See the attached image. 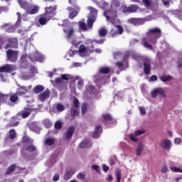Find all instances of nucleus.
Instances as JSON below:
<instances>
[{
    "label": "nucleus",
    "instance_id": "nucleus-3",
    "mask_svg": "<svg viewBox=\"0 0 182 182\" xmlns=\"http://www.w3.org/2000/svg\"><path fill=\"white\" fill-rule=\"evenodd\" d=\"M128 56H132L134 59L139 60V59H141L144 60V70L146 75H150V70H151V66L150 65V60L146 57H141L137 54H135L133 52L128 53Z\"/></svg>",
    "mask_w": 182,
    "mask_h": 182
},
{
    "label": "nucleus",
    "instance_id": "nucleus-54",
    "mask_svg": "<svg viewBox=\"0 0 182 182\" xmlns=\"http://www.w3.org/2000/svg\"><path fill=\"white\" fill-rule=\"evenodd\" d=\"M10 100L11 102H16V100H18V95H16V94H13L10 97Z\"/></svg>",
    "mask_w": 182,
    "mask_h": 182
},
{
    "label": "nucleus",
    "instance_id": "nucleus-25",
    "mask_svg": "<svg viewBox=\"0 0 182 182\" xmlns=\"http://www.w3.org/2000/svg\"><path fill=\"white\" fill-rule=\"evenodd\" d=\"M50 19H51L50 17H48L45 14H42L40 16L38 22L41 25H46V23H48V22H49V21H50Z\"/></svg>",
    "mask_w": 182,
    "mask_h": 182
},
{
    "label": "nucleus",
    "instance_id": "nucleus-59",
    "mask_svg": "<svg viewBox=\"0 0 182 182\" xmlns=\"http://www.w3.org/2000/svg\"><path fill=\"white\" fill-rule=\"evenodd\" d=\"M85 177H86V175L82 173H79L77 176V178H79L80 180H85Z\"/></svg>",
    "mask_w": 182,
    "mask_h": 182
},
{
    "label": "nucleus",
    "instance_id": "nucleus-63",
    "mask_svg": "<svg viewBox=\"0 0 182 182\" xmlns=\"http://www.w3.org/2000/svg\"><path fill=\"white\" fill-rule=\"evenodd\" d=\"M139 110L141 114H146V108H144V107H139Z\"/></svg>",
    "mask_w": 182,
    "mask_h": 182
},
{
    "label": "nucleus",
    "instance_id": "nucleus-21",
    "mask_svg": "<svg viewBox=\"0 0 182 182\" xmlns=\"http://www.w3.org/2000/svg\"><path fill=\"white\" fill-rule=\"evenodd\" d=\"M73 80V77L70 75H63L61 78L58 77L55 79V83H57V85H59V83H62V80Z\"/></svg>",
    "mask_w": 182,
    "mask_h": 182
},
{
    "label": "nucleus",
    "instance_id": "nucleus-27",
    "mask_svg": "<svg viewBox=\"0 0 182 182\" xmlns=\"http://www.w3.org/2000/svg\"><path fill=\"white\" fill-rule=\"evenodd\" d=\"M8 48H18V40L16 38H12L6 45V49H8Z\"/></svg>",
    "mask_w": 182,
    "mask_h": 182
},
{
    "label": "nucleus",
    "instance_id": "nucleus-11",
    "mask_svg": "<svg viewBox=\"0 0 182 182\" xmlns=\"http://www.w3.org/2000/svg\"><path fill=\"white\" fill-rule=\"evenodd\" d=\"M46 16H48L50 19L53 18V16L56 14V6H48L45 9Z\"/></svg>",
    "mask_w": 182,
    "mask_h": 182
},
{
    "label": "nucleus",
    "instance_id": "nucleus-62",
    "mask_svg": "<svg viewBox=\"0 0 182 182\" xmlns=\"http://www.w3.org/2000/svg\"><path fill=\"white\" fill-rule=\"evenodd\" d=\"M59 178H60V176H59V174L58 173H55L53 177V181H59Z\"/></svg>",
    "mask_w": 182,
    "mask_h": 182
},
{
    "label": "nucleus",
    "instance_id": "nucleus-18",
    "mask_svg": "<svg viewBox=\"0 0 182 182\" xmlns=\"http://www.w3.org/2000/svg\"><path fill=\"white\" fill-rule=\"evenodd\" d=\"M102 130L103 129L102 128V126L97 125L92 134L93 139H99V137H100V135L102 134Z\"/></svg>",
    "mask_w": 182,
    "mask_h": 182
},
{
    "label": "nucleus",
    "instance_id": "nucleus-26",
    "mask_svg": "<svg viewBox=\"0 0 182 182\" xmlns=\"http://www.w3.org/2000/svg\"><path fill=\"white\" fill-rule=\"evenodd\" d=\"M32 112V108H26L24 110H23L21 112L18 114V116H21L23 119H26L29 114H31V112Z\"/></svg>",
    "mask_w": 182,
    "mask_h": 182
},
{
    "label": "nucleus",
    "instance_id": "nucleus-10",
    "mask_svg": "<svg viewBox=\"0 0 182 182\" xmlns=\"http://www.w3.org/2000/svg\"><path fill=\"white\" fill-rule=\"evenodd\" d=\"M144 133H146V130L144 129L136 130L134 132V133L130 134L129 139L132 140V141L137 143V141H139L137 137H139V136H141V134H144Z\"/></svg>",
    "mask_w": 182,
    "mask_h": 182
},
{
    "label": "nucleus",
    "instance_id": "nucleus-8",
    "mask_svg": "<svg viewBox=\"0 0 182 182\" xmlns=\"http://www.w3.org/2000/svg\"><path fill=\"white\" fill-rule=\"evenodd\" d=\"M146 21H153L152 16H149L146 18H132L128 20V22L129 23H132V25H134L135 26H139V25H143Z\"/></svg>",
    "mask_w": 182,
    "mask_h": 182
},
{
    "label": "nucleus",
    "instance_id": "nucleus-5",
    "mask_svg": "<svg viewBox=\"0 0 182 182\" xmlns=\"http://www.w3.org/2000/svg\"><path fill=\"white\" fill-rule=\"evenodd\" d=\"M87 9L90 11V16L87 19V27L89 29H92L97 16V10L93 7H87Z\"/></svg>",
    "mask_w": 182,
    "mask_h": 182
},
{
    "label": "nucleus",
    "instance_id": "nucleus-43",
    "mask_svg": "<svg viewBox=\"0 0 182 182\" xmlns=\"http://www.w3.org/2000/svg\"><path fill=\"white\" fill-rule=\"evenodd\" d=\"M170 170H171V171H173V173H182V170L176 166H170Z\"/></svg>",
    "mask_w": 182,
    "mask_h": 182
},
{
    "label": "nucleus",
    "instance_id": "nucleus-55",
    "mask_svg": "<svg viewBox=\"0 0 182 182\" xmlns=\"http://www.w3.org/2000/svg\"><path fill=\"white\" fill-rule=\"evenodd\" d=\"M73 103L75 109H79V100H77V98H73Z\"/></svg>",
    "mask_w": 182,
    "mask_h": 182
},
{
    "label": "nucleus",
    "instance_id": "nucleus-42",
    "mask_svg": "<svg viewBox=\"0 0 182 182\" xmlns=\"http://www.w3.org/2000/svg\"><path fill=\"white\" fill-rule=\"evenodd\" d=\"M98 32L100 36H106V35L107 34V30H106V28H100Z\"/></svg>",
    "mask_w": 182,
    "mask_h": 182
},
{
    "label": "nucleus",
    "instance_id": "nucleus-28",
    "mask_svg": "<svg viewBox=\"0 0 182 182\" xmlns=\"http://www.w3.org/2000/svg\"><path fill=\"white\" fill-rule=\"evenodd\" d=\"M79 146L80 149H87L88 147H90V146H92V143L90 142V141L85 139L80 144Z\"/></svg>",
    "mask_w": 182,
    "mask_h": 182
},
{
    "label": "nucleus",
    "instance_id": "nucleus-29",
    "mask_svg": "<svg viewBox=\"0 0 182 182\" xmlns=\"http://www.w3.org/2000/svg\"><path fill=\"white\" fill-rule=\"evenodd\" d=\"M44 144L46 146H48L49 147H51L52 149H53V147L55 146V139H53V138L46 139L44 141Z\"/></svg>",
    "mask_w": 182,
    "mask_h": 182
},
{
    "label": "nucleus",
    "instance_id": "nucleus-46",
    "mask_svg": "<svg viewBox=\"0 0 182 182\" xmlns=\"http://www.w3.org/2000/svg\"><path fill=\"white\" fill-rule=\"evenodd\" d=\"M157 91H158V95H160V96H162V97H164V96H166V93H165V90L163 88H156Z\"/></svg>",
    "mask_w": 182,
    "mask_h": 182
},
{
    "label": "nucleus",
    "instance_id": "nucleus-32",
    "mask_svg": "<svg viewBox=\"0 0 182 182\" xmlns=\"http://www.w3.org/2000/svg\"><path fill=\"white\" fill-rule=\"evenodd\" d=\"M68 11H70V15H69L70 19H73V18H75V16H76L77 15V13L79 12V9L74 10L71 7H68Z\"/></svg>",
    "mask_w": 182,
    "mask_h": 182
},
{
    "label": "nucleus",
    "instance_id": "nucleus-57",
    "mask_svg": "<svg viewBox=\"0 0 182 182\" xmlns=\"http://www.w3.org/2000/svg\"><path fill=\"white\" fill-rule=\"evenodd\" d=\"M23 143H33V141L32 139H29L27 136L23 137Z\"/></svg>",
    "mask_w": 182,
    "mask_h": 182
},
{
    "label": "nucleus",
    "instance_id": "nucleus-9",
    "mask_svg": "<svg viewBox=\"0 0 182 182\" xmlns=\"http://www.w3.org/2000/svg\"><path fill=\"white\" fill-rule=\"evenodd\" d=\"M104 15L107 18V21H109L112 23L116 22V10H107L105 9Z\"/></svg>",
    "mask_w": 182,
    "mask_h": 182
},
{
    "label": "nucleus",
    "instance_id": "nucleus-58",
    "mask_svg": "<svg viewBox=\"0 0 182 182\" xmlns=\"http://www.w3.org/2000/svg\"><path fill=\"white\" fill-rule=\"evenodd\" d=\"M161 173H168V167H167V165H164L162 166Z\"/></svg>",
    "mask_w": 182,
    "mask_h": 182
},
{
    "label": "nucleus",
    "instance_id": "nucleus-6",
    "mask_svg": "<svg viewBox=\"0 0 182 182\" xmlns=\"http://www.w3.org/2000/svg\"><path fill=\"white\" fill-rule=\"evenodd\" d=\"M86 45H88L87 48H86L84 45H81L79 47L78 53L80 56L85 58V56H89L90 53H93V49L90 48V42L87 41L85 42Z\"/></svg>",
    "mask_w": 182,
    "mask_h": 182
},
{
    "label": "nucleus",
    "instance_id": "nucleus-33",
    "mask_svg": "<svg viewBox=\"0 0 182 182\" xmlns=\"http://www.w3.org/2000/svg\"><path fill=\"white\" fill-rule=\"evenodd\" d=\"M87 42H90V48L92 49L93 53L95 52V53H102V50L100 48H95V47H93V45L95 43V41L91 40V39H88Z\"/></svg>",
    "mask_w": 182,
    "mask_h": 182
},
{
    "label": "nucleus",
    "instance_id": "nucleus-13",
    "mask_svg": "<svg viewBox=\"0 0 182 182\" xmlns=\"http://www.w3.org/2000/svg\"><path fill=\"white\" fill-rule=\"evenodd\" d=\"M110 33L112 38L117 36V35H122L123 33V27L120 25L114 26Z\"/></svg>",
    "mask_w": 182,
    "mask_h": 182
},
{
    "label": "nucleus",
    "instance_id": "nucleus-52",
    "mask_svg": "<svg viewBox=\"0 0 182 182\" xmlns=\"http://www.w3.org/2000/svg\"><path fill=\"white\" fill-rule=\"evenodd\" d=\"M75 55V52L73 50H70L65 55L67 60H70L69 58H72Z\"/></svg>",
    "mask_w": 182,
    "mask_h": 182
},
{
    "label": "nucleus",
    "instance_id": "nucleus-51",
    "mask_svg": "<svg viewBox=\"0 0 182 182\" xmlns=\"http://www.w3.org/2000/svg\"><path fill=\"white\" fill-rule=\"evenodd\" d=\"M82 114H85L87 111V105L86 103H83L81 107Z\"/></svg>",
    "mask_w": 182,
    "mask_h": 182
},
{
    "label": "nucleus",
    "instance_id": "nucleus-37",
    "mask_svg": "<svg viewBox=\"0 0 182 182\" xmlns=\"http://www.w3.org/2000/svg\"><path fill=\"white\" fill-rule=\"evenodd\" d=\"M9 97V95H4L0 92V105H2V103H5V102L8 100Z\"/></svg>",
    "mask_w": 182,
    "mask_h": 182
},
{
    "label": "nucleus",
    "instance_id": "nucleus-41",
    "mask_svg": "<svg viewBox=\"0 0 182 182\" xmlns=\"http://www.w3.org/2000/svg\"><path fill=\"white\" fill-rule=\"evenodd\" d=\"M115 177L117 178V182H120V180H122V172H120L119 170H117L115 171Z\"/></svg>",
    "mask_w": 182,
    "mask_h": 182
},
{
    "label": "nucleus",
    "instance_id": "nucleus-47",
    "mask_svg": "<svg viewBox=\"0 0 182 182\" xmlns=\"http://www.w3.org/2000/svg\"><path fill=\"white\" fill-rule=\"evenodd\" d=\"M95 90V87L92 85H88L87 86V92L90 93V95H92Z\"/></svg>",
    "mask_w": 182,
    "mask_h": 182
},
{
    "label": "nucleus",
    "instance_id": "nucleus-38",
    "mask_svg": "<svg viewBox=\"0 0 182 182\" xmlns=\"http://www.w3.org/2000/svg\"><path fill=\"white\" fill-rule=\"evenodd\" d=\"M68 42H70V43H71L72 45H74V46H77L80 44V41L77 40V38L74 37H72V38H70Z\"/></svg>",
    "mask_w": 182,
    "mask_h": 182
},
{
    "label": "nucleus",
    "instance_id": "nucleus-40",
    "mask_svg": "<svg viewBox=\"0 0 182 182\" xmlns=\"http://www.w3.org/2000/svg\"><path fill=\"white\" fill-rule=\"evenodd\" d=\"M78 26L81 31H87V26H86V23H85V21H80L78 23Z\"/></svg>",
    "mask_w": 182,
    "mask_h": 182
},
{
    "label": "nucleus",
    "instance_id": "nucleus-39",
    "mask_svg": "<svg viewBox=\"0 0 182 182\" xmlns=\"http://www.w3.org/2000/svg\"><path fill=\"white\" fill-rule=\"evenodd\" d=\"M45 87L42 85H37L33 88L34 93H41V92H43L44 90Z\"/></svg>",
    "mask_w": 182,
    "mask_h": 182
},
{
    "label": "nucleus",
    "instance_id": "nucleus-16",
    "mask_svg": "<svg viewBox=\"0 0 182 182\" xmlns=\"http://www.w3.org/2000/svg\"><path fill=\"white\" fill-rule=\"evenodd\" d=\"M161 147L166 151H170L171 149V141L169 139H163L161 142Z\"/></svg>",
    "mask_w": 182,
    "mask_h": 182
},
{
    "label": "nucleus",
    "instance_id": "nucleus-61",
    "mask_svg": "<svg viewBox=\"0 0 182 182\" xmlns=\"http://www.w3.org/2000/svg\"><path fill=\"white\" fill-rule=\"evenodd\" d=\"M159 95V92L157 91V88L154 90L152 92H151V96L152 97H157V95Z\"/></svg>",
    "mask_w": 182,
    "mask_h": 182
},
{
    "label": "nucleus",
    "instance_id": "nucleus-4",
    "mask_svg": "<svg viewBox=\"0 0 182 182\" xmlns=\"http://www.w3.org/2000/svg\"><path fill=\"white\" fill-rule=\"evenodd\" d=\"M18 2L24 9L26 12V14H28L29 15H35V14H38L39 11V6H29V4L28 2L25 0H18Z\"/></svg>",
    "mask_w": 182,
    "mask_h": 182
},
{
    "label": "nucleus",
    "instance_id": "nucleus-36",
    "mask_svg": "<svg viewBox=\"0 0 182 182\" xmlns=\"http://www.w3.org/2000/svg\"><path fill=\"white\" fill-rule=\"evenodd\" d=\"M171 79H173V77L171 75H162L159 77V80H161V82H164V83L170 82Z\"/></svg>",
    "mask_w": 182,
    "mask_h": 182
},
{
    "label": "nucleus",
    "instance_id": "nucleus-30",
    "mask_svg": "<svg viewBox=\"0 0 182 182\" xmlns=\"http://www.w3.org/2000/svg\"><path fill=\"white\" fill-rule=\"evenodd\" d=\"M110 72H112V73L114 72V70H112L110 68L108 67H102L100 69V76H102V74L100 73H110Z\"/></svg>",
    "mask_w": 182,
    "mask_h": 182
},
{
    "label": "nucleus",
    "instance_id": "nucleus-45",
    "mask_svg": "<svg viewBox=\"0 0 182 182\" xmlns=\"http://www.w3.org/2000/svg\"><path fill=\"white\" fill-rule=\"evenodd\" d=\"M107 3L103 1L98 3V6H100V8H102V9H106V8H107Z\"/></svg>",
    "mask_w": 182,
    "mask_h": 182
},
{
    "label": "nucleus",
    "instance_id": "nucleus-31",
    "mask_svg": "<svg viewBox=\"0 0 182 182\" xmlns=\"http://www.w3.org/2000/svg\"><path fill=\"white\" fill-rule=\"evenodd\" d=\"M117 66L121 70H124V69H126V68H127L129 66V65L127 64V60H124L123 62H122V63H120V62L117 63Z\"/></svg>",
    "mask_w": 182,
    "mask_h": 182
},
{
    "label": "nucleus",
    "instance_id": "nucleus-50",
    "mask_svg": "<svg viewBox=\"0 0 182 182\" xmlns=\"http://www.w3.org/2000/svg\"><path fill=\"white\" fill-rule=\"evenodd\" d=\"M55 128L57 129V130H59L62 128V121L58 120L55 124Z\"/></svg>",
    "mask_w": 182,
    "mask_h": 182
},
{
    "label": "nucleus",
    "instance_id": "nucleus-64",
    "mask_svg": "<svg viewBox=\"0 0 182 182\" xmlns=\"http://www.w3.org/2000/svg\"><path fill=\"white\" fill-rule=\"evenodd\" d=\"M77 110L74 109V108H72L71 109V115L72 116H77Z\"/></svg>",
    "mask_w": 182,
    "mask_h": 182
},
{
    "label": "nucleus",
    "instance_id": "nucleus-23",
    "mask_svg": "<svg viewBox=\"0 0 182 182\" xmlns=\"http://www.w3.org/2000/svg\"><path fill=\"white\" fill-rule=\"evenodd\" d=\"M32 86L28 87H21L17 90V94L19 95V96H23V95H25L26 92H29L31 89Z\"/></svg>",
    "mask_w": 182,
    "mask_h": 182
},
{
    "label": "nucleus",
    "instance_id": "nucleus-17",
    "mask_svg": "<svg viewBox=\"0 0 182 182\" xmlns=\"http://www.w3.org/2000/svg\"><path fill=\"white\" fill-rule=\"evenodd\" d=\"M139 9L138 5H132L129 6H124L122 11L126 14L127 12H137Z\"/></svg>",
    "mask_w": 182,
    "mask_h": 182
},
{
    "label": "nucleus",
    "instance_id": "nucleus-60",
    "mask_svg": "<svg viewBox=\"0 0 182 182\" xmlns=\"http://www.w3.org/2000/svg\"><path fill=\"white\" fill-rule=\"evenodd\" d=\"M15 136H16V132H15V130L14 129L10 130V137L11 139H15Z\"/></svg>",
    "mask_w": 182,
    "mask_h": 182
},
{
    "label": "nucleus",
    "instance_id": "nucleus-15",
    "mask_svg": "<svg viewBox=\"0 0 182 182\" xmlns=\"http://www.w3.org/2000/svg\"><path fill=\"white\" fill-rule=\"evenodd\" d=\"M6 53L7 58L11 62H16V59H18V52L14 50H9Z\"/></svg>",
    "mask_w": 182,
    "mask_h": 182
},
{
    "label": "nucleus",
    "instance_id": "nucleus-7",
    "mask_svg": "<svg viewBox=\"0 0 182 182\" xmlns=\"http://www.w3.org/2000/svg\"><path fill=\"white\" fill-rule=\"evenodd\" d=\"M11 70H14V66L11 65H4L0 68V79H1L2 82H6V73Z\"/></svg>",
    "mask_w": 182,
    "mask_h": 182
},
{
    "label": "nucleus",
    "instance_id": "nucleus-20",
    "mask_svg": "<svg viewBox=\"0 0 182 182\" xmlns=\"http://www.w3.org/2000/svg\"><path fill=\"white\" fill-rule=\"evenodd\" d=\"M50 95V92H49V90H46L38 95V100L41 102H45V100H48V99H49Z\"/></svg>",
    "mask_w": 182,
    "mask_h": 182
},
{
    "label": "nucleus",
    "instance_id": "nucleus-19",
    "mask_svg": "<svg viewBox=\"0 0 182 182\" xmlns=\"http://www.w3.org/2000/svg\"><path fill=\"white\" fill-rule=\"evenodd\" d=\"M75 173H76V170H75V168H69L64 174V180H69Z\"/></svg>",
    "mask_w": 182,
    "mask_h": 182
},
{
    "label": "nucleus",
    "instance_id": "nucleus-22",
    "mask_svg": "<svg viewBox=\"0 0 182 182\" xmlns=\"http://www.w3.org/2000/svg\"><path fill=\"white\" fill-rule=\"evenodd\" d=\"M75 133V127H70L65 134V138L66 140H69V139H72L73 134Z\"/></svg>",
    "mask_w": 182,
    "mask_h": 182
},
{
    "label": "nucleus",
    "instance_id": "nucleus-24",
    "mask_svg": "<svg viewBox=\"0 0 182 182\" xmlns=\"http://www.w3.org/2000/svg\"><path fill=\"white\" fill-rule=\"evenodd\" d=\"M144 149H145L144 144H143V142H139L138 144V146H137L136 150V156H141V153H143V151H144Z\"/></svg>",
    "mask_w": 182,
    "mask_h": 182
},
{
    "label": "nucleus",
    "instance_id": "nucleus-34",
    "mask_svg": "<svg viewBox=\"0 0 182 182\" xmlns=\"http://www.w3.org/2000/svg\"><path fill=\"white\" fill-rule=\"evenodd\" d=\"M1 28L6 31V32H14L15 31V28L11 24H4L1 26Z\"/></svg>",
    "mask_w": 182,
    "mask_h": 182
},
{
    "label": "nucleus",
    "instance_id": "nucleus-44",
    "mask_svg": "<svg viewBox=\"0 0 182 182\" xmlns=\"http://www.w3.org/2000/svg\"><path fill=\"white\" fill-rule=\"evenodd\" d=\"M142 2L143 4H144L146 8H150L153 2V0H142Z\"/></svg>",
    "mask_w": 182,
    "mask_h": 182
},
{
    "label": "nucleus",
    "instance_id": "nucleus-1",
    "mask_svg": "<svg viewBox=\"0 0 182 182\" xmlns=\"http://www.w3.org/2000/svg\"><path fill=\"white\" fill-rule=\"evenodd\" d=\"M160 36H161V30H160V28H155L150 29L147 33V37L143 39L144 46L147 48V49L153 50V47L150 43L154 45Z\"/></svg>",
    "mask_w": 182,
    "mask_h": 182
},
{
    "label": "nucleus",
    "instance_id": "nucleus-53",
    "mask_svg": "<svg viewBox=\"0 0 182 182\" xmlns=\"http://www.w3.org/2000/svg\"><path fill=\"white\" fill-rule=\"evenodd\" d=\"M91 168L95 170L97 173H100V166L98 165H92Z\"/></svg>",
    "mask_w": 182,
    "mask_h": 182
},
{
    "label": "nucleus",
    "instance_id": "nucleus-48",
    "mask_svg": "<svg viewBox=\"0 0 182 182\" xmlns=\"http://www.w3.org/2000/svg\"><path fill=\"white\" fill-rule=\"evenodd\" d=\"M14 170H16V166L15 165H12L8 168L6 174H11V173H12V171H14Z\"/></svg>",
    "mask_w": 182,
    "mask_h": 182
},
{
    "label": "nucleus",
    "instance_id": "nucleus-2",
    "mask_svg": "<svg viewBox=\"0 0 182 182\" xmlns=\"http://www.w3.org/2000/svg\"><path fill=\"white\" fill-rule=\"evenodd\" d=\"M28 59H30V60H32V62H43L45 60V56L42 55V54L39 53L38 52H36L32 55H23L21 58V67L25 68V65H27L26 60Z\"/></svg>",
    "mask_w": 182,
    "mask_h": 182
},
{
    "label": "nucleus",
    "instance_id": "nucleus-14",
    "mask_svg": "<svg viewBox=\"0 0 182 182\" xmlns=\"http://www.w3.org/2000/svg\"><path fill=\"white\" fill-rule=\"evenodd\" d=\"M35 73H36V68L31 67V72L22 74L21 77L23 79V80H28V79L33 77V75H35Z\"/></svg>",
    "mask_w": 182,
    "mask_h": 182
},
{
    "label": "nucleus",
    "instance_id": "nucleus-35",
    "mask_svg": "<svg viewBox=\"0 0 182 182\" xmlns=\"http://www.w3.org/2000/svg\"><path fill=\"white\" fill-rule=\"evenodd\" d=\"M75 81L77 82V87L80 90H82L83 89V80L80 78V77H75Z\"/></svg>",
    "mask_w": 182,
    "mask_h": 182
},
{
    "label": "nucleus",
    "instance_id": "nucleus-12",
    "mask_svg": "<svg viewBox=\"0 0 182 182\" xmlns=\"http://www.w3.org/2000/svg\"><path fill=\"white\" fill-rule=\"evenodd\" d=\"M64 36L68 39V41H70L73 38V35H75V28L73 27H68L66 28H63Z\"/></svg>",
    "mask_w": 182,
    "mask_h": 182
},
{
    "label": "nucleus",
    "instance_id": "nucleus-49",
    "mask_svg": "<svg viewBox=\"0 0 182 182\" xmlns=\"http://www.w3.org/2000/svg\"><path fill=\"white\" fill-rule=\"evenodd\" d=\"M56 109L58 112H63L65 110V106L62 104H57Z\"/></svg>",
    "mask_w": 182,
    "mask_h": 182
},
{
    "label": "nucleus",
    "instance_id": "nucleus-56",
    "mask_svg": "<svg viewBox=\"0 0 182 182\" xmlns=\"http://www.w3.org/2000/svg\"><path fill=\"white\" fill-rule=\"evenodd\" d=\"M102 117L105 120H112V115L110 114H104Z\"/></svg>",
    "mask_w": 182,
    "mask_h": 182
}]
</instances>
